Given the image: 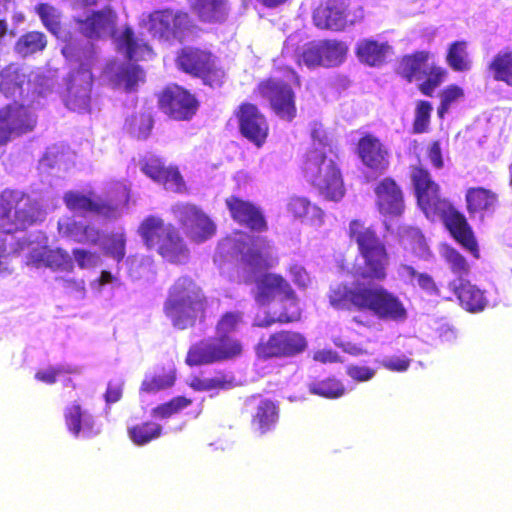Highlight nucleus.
Listing matches in <instances>:
<instances>
[{
	"mask_svg": "<svg viewBox=\"0 0 512 512\" xmlns=\"http://www.w3.org/2000/svg\"><path fill=\"white\" fill-rule=\"evenodd\" d=\"M409 177L416 203L425 216L429 219L440 218L451 236L478 259L480 251L471 226L465 215L441 196V187L431 172L419 162L410 165Z\"/></svg>",
	"mask_w": 512,
	"mask_h": 512,
	"instance_id": "f257e3e1",
	"label": "nucleus"
},
{
	"mask_svg": "<svg viewBox=\"0 0 512 512\" xmlns=\"http://www.w3.org/2000/svg\"><path fill=\"white\" fill-rule=\"evenodd\" d=\"M328 298L330 305L338 310L370 312L383 321L401 322L407 318L403 302L383 286L338 284L330 289Z\"/></svg>",
	"mask_w": 512,
	"mask_h": 512,
	"instance_id": "f03ea898",
	"label": "nucleus"
},
{
	"mask_svg": "<svg viewBox=\"0 0 512 512\" xmlns=\"http://www.w3.org/2000/svg\"><path fill=\"white\" fill-rule=\"evenodd\" d=\"M40 203L28 193L17 189H5L0 193V258L17 253L24 248L25 241L14 238V234L25 232L29 227L44 220Z\"/></svg>",
	"mask_w": 512,
	"mask_h": 512,
	"instance_id": "7ed1b4c3",
	"label": "nucleus"
},
{
	"mask_svg": "<svg viewBox=\"0 0 512 512\" xmlns=\"http://www.w3.org/2000/svg\"><path fill=\"white\" fill-rule=\"evenodd\" d=\"M209 299L203 288L190 276H180L170 286L163 312L178 330L194 328L207 318Z\"/></svg>",
	"mask_w": 512,
	"mask_h": 512,
	"instance_id": "20e7f679",
	"label": "nucleus"
},
{
	"mask_svg": "<svg viewBox=\"0 0 512 512\" xmlns=\"http://www.w3.org/2000/svg\"><path fill=\"white\" fill-rule=\"evenodd\" d=\"M347 236L357 247L363 263L354 268L356 277L369 281H384L390 255L385 241L376 227L360 218L352 219L348 224Z\"/></svg>",
	"mask_w": 512,
	"mask_h": 512,
	"instance_id": "39448f33",
	"label": "nucleus"
},
{
	"mask_svg": "<svg viewBox=\"0 0 512 512\" xmlns=\"http://www.w3.org/2000/svg\"><path fill=\"white\" fill-rule=\"evenodd\" d=\"M312 137L318 139L321 148L309 149L302 161V172L325 199L339 201L345 194L343 175L339 165V157L331 147L320 138V131L314 129Z\"/></svg>",
	"mask_w": 512,
	"mask_h": 512,
	"instance_id": "423d86ee",
	"label": "nucleus"
},
{
	"mask_svg": "<svg viewBox=\"0 0 512 512\" xmlns=\"http://www.w3.org/2000/svg\"><path fill=\"white\" fill-rule=\"evenodd\" d=\"M138 234L149 250L155 251L164 262L185 265L191 258L190 249L179 229L158 216L145 217L138 227Z\"/></svg>",
	"mask_w": 512,
	"mask_h": 512,
	"instance_id": "0eeeda50",
	"label": "nucleus"
},
{
	"mask_svg": "<svg viewBox=\"0 0 512 512\" xmlns=\"http://www.w3.org/2000/svg\"><path fill=\"white\" fill-rule=\"evenodd\" d=\"M285 80L280 77H268L256 86L255 92L269 102L271 110L282 120L291 122L297 114L296 97L291 83L299 86L297 72L288 66L277 67Z\"/></svg>",
	"mask_w": 512,
	"mask_h": 512,
	"instance_id": "6e6552de",
	"label": "nucleus"
},
{
	"mask_svg": "<svg viewBox=\"0 0 512 512\" xmlns=\"http://www.w3.org/2000/svg\"><path fill=\"white\" fill-rule=\"evenodd\" d=\"M175 65L179 71L200 79L203 85L212 89L221 88L226 80L224 68L208 49L184 46L177 51Z\"/></svg>",
	"mask_w": 512,
	"mask_h": 512,
	"instance_id": "1a4fd4ad",
	"label": "nucleus"
},
{
	"mask_svg": "<svg viewBox=\"0 0 512 512\" xmlns=\"http://www.w3.org/2000/svg\"><path fill=\"white\" fill-rule=\"evenodd\" d=\"M126 198L124 191L115 189L108 190L103 195H97L93 191H68L64 194L63 201L72 212L91 213L106 219H115L120 216V208L126 203Z\"/></svg>",
	"mask_w": 512,
	"mask_h": 512,
	"instance_id": "9d476101",
	"label": "nucleus"
},
{
	"mask_svg": "<svg viewBox=\"0 0 512 512\" xmlns=\"http://www.w3.org/2000/svg\"><path fill=\"white\" fill-rule=\"evenodd\" d=\"M244 351L241 340L233 335H216L193 344L186 355L187 365L200 366L237 359Z\"/></svg>",
	"mask_w": 512,
	"mask_h": 512,
	"instance_id": "9b49d317",
	"label": "nucleus"
},
{
	"mask_svg": "<svg viewBox=\"0 0 512 512\" xmlns=\"http://www.w3.org/2000/svg\"><path fill=\"white\" fill-rule=\"evenodd\" d=\"M308 347L306 337L294 330H279L267 339H261L254 347L259 360L292 358L302 354Z\"/></svg>",
	"mask_w": 512,
	"mask_h": 512,
	"instance_id": "f8f14e48",
	"label": "nucleus"
},
{
	"mask_svg": "<svg viewBox=\"0 0 512 512\" xmlns=\"http://www.w3.org/2000/svg\"><path fill=\"white\" fill-rule=\"evenodd\" d=\"M266 238L246 235L235 241L234 250L239 255L238 268L242 271L244 284L252 281L251 274L268 270L273 266Z\"/></svg>",
	"mask_w": 512,
	"mask_h": 512,
	"instance_id": "ddd939ff",
	"label": "nucleus"
},
{
	"mask_svg": "<svg viewBox=\"0 0 512 512\" xmlns=\"http://www.w3.org/2000/svg\"><path fill=\"white\" fill-rule=\"evenodd\" d=\"M193 22L187 12L166 8L155 10L148 15V30L153 37L163 41H182L186 32L191 31Z\"/></svg>",
	"mask_w": 512,
	"mask_h": 512,
	"instance_id": "4468645a",
	"label": "nucleus"
},
{
	"mask_svg": "<svg viewBox=\"0 0 512 512\" xmlns=\"http://www.w3.org/2000/svg\"><path fill=\"white\" fill-rule=\"evenodd\" d=\"M158 108L170 119L189 121L199 109L197 97L178 84H170L157 94Z\"/></svg>",
	"mask_w": 512,
	"mask_h": 512,
	"instance_id": "2eb2a0df",
	"label": "nucleus"
},
{
	"mask_svg": "<svg viewBox=\"0 0 512 512\" xmlns=\"http://www.w3.org/2000/svg\"><path fill=\"white\" fill-rule=\"evenodd\" d=\"M178 224L190 241L200 244L216 233V225L204 211L194 204H180L174 208Z\"/></svg>",
	"mask_w": 512,
	"mask_h": 512,
	"instance_id": "dca6fc26",
	"label": "nucleus"
},
{
	"mask_svg": "<svg viewBox=\"0 0 512 512\" xmlns=\"http://www.w3.org/2000/svg\"><path fill=\"white\" fill-rule=\"evenodd\" d=\"M254 300L261 306L269 305L277 298L298 305V298L290 283L280 274L266 272L255 278Z\"/></svg>",
	"mask_w": 512,
	"mask_h": 512,
	"instance_id": "f3484780",
	"label": "nucleus"
},
{
	"mask_svg": "<svg viewBox=\"0 0 512 512\" xmlns=\"http://www.w3.org/2000/svg\"><path fill=\"white\" fill-rule=\"evenodd\" d=\"M241 135L255 146L262 147L269 135V124L264 114L252 103L243 102L235 111Z\"/></svg>",
	"mask_w": 512,
	"mask_h": 512,
	"instance_id": "a211bd4d",
	"label": "nucleus"
},
{
	"mask_svg": "<svg viewBox=\"0 0 512 512\" xmlns=\"http://www.w3.org/2000/svg\"><path fill=\"white\" fill-rule=\"evenodd\" d=\"M225 205L230 217L238 225L257 233L268 230L266 217L254 202L233 194L225 198Z\"/></svg>",
	"mask_w": 512,
	"mask_h": 512,
	"instance_id": "6ab92c4d",
	"label": "nucleus"
},
{
	"mask_svg": "<svg viewBox=\"0 0 512 512\" xmlns=\"http://www.w3.org/2000/svg\"><path fill=\"white\" fill-rule=\"evenodd\" d=\"M375 207L380 215L401 217L405 211V198L401 186L392 177H384L374 186Z\"/></svg>",
	"mask_w": 512,
	"mask_h": 512,
	"instance_id": "aec40b11",
	"label": "nucleus"
},
{
	"mask_svg": "<svg viewBox=\"0 0 512 512\" xmlns=\"http://www.w3.org/2000/svg\"><path fill=\"white\" fill-rule=\"evenodd\" d=\"M349 5L350 0H322L313 13L314 24L321 29L343 31L356 22L350 18Z\"/></svg>",
	"mask_w": 512,
	"mask_h": 512,
	"instance_id": "412c9836",
	"label": "nucleus"
},
{
	"mask_svg": "<svg viewBox=\"0 0 512 512\" xmlns=\"http://www.w3.org/2000/svg\"><path fill=\"white\" fill-rule=\"evenodd\" d=\"M141 171L153 181L162 184L166 189L180 193L186 189L185 181L177 166H166L164 161L155 155L140 159Z\"/></svg>",
	"mask_w": 512,
	"mask_h": 512,
	"instance_id": "4be33fe9",
	"label": "nucleus"
},
{
	"mask_svg": "<svg viewBox=\"0 0 512 512\" xmlns=\"http://www.w3.org/2000/svg\"><path fill=\"white\" fill-rule=\"evenodd\" d=\"M248 400L256 402L250 418L252 431L259 436L273 432L280 419L279 402L258 394L252 395Z\"/></svg>",
	"mask_w": 512,
	"mask_h": 512,
	"instance_id": "5701e85b",
	"label": "nucleus"
},
{
	"mask_svg": "<svg viewBox=\"0 0 512 512\" xmlns=\"http://www.w3.org/2000/svg\"><path fill=\"white\" fill-rule=\"evenodd\" d=\"M356 152L364 166L382 174L389 167V151L382 141L371 133L359 138Z\"/></svg>",
	"mask_w": 512,
	"mask_h": 512,
	"instance_id": "b1692460",
	"label": "nucleus"
},
{
	"mask_svg": "<svg viewBox=\"0 0 512 512\" xmlns=\"http://www.w3.org/2000/svg\"><path fill=\"white\" fill-rule=\"evenodd\" d=\"M75 21L82 35L89 39H100L115 32L117 13L112 7L105 6Z\"/></svg>",
	"mask_w": 512,
	"mask_h": 512,
	"instance_id": "393cba45",
	"label": "nucleus"
},
{
	"mask_svg": "<svg viewBox=\"0 0 512 512\" xmlns=\"http://www.w3.org/2000/svg\"><path fill=\"white\" fill-rule=\"evenodd\" d=\"M92 78L84 71H76L67 78L65 105L73 111H88L91 102Z\"/></svg>",
	"mask_w": 512,
	"mask_h": 512,
	"instance_id": "a878e982",
	"label": "nucleus"
},
{
	"mask_svg": "<svg viewBox=\"0 0 512 512\" xmlns=\"http://www.w3.org/2000/svg\"><path fill=\"white\" fill-rule=\"evenodd\" d=\"M466 209L470 218L483 221L491 216L498 206V195L484 187H470L465 192Z\"/></svg>",
	"mask_w": 512,
	"mask_h": 512,
	"instance_id": "bb28decb",
	"label": "nucleus"
},
{
	"mask_svg": "<svg viewBox=\"0 0 512 512\" xmlns=\"http://www.w3.org/2000/svg\"><path fill=\"white\" fill-rule=\"evenodd\" d=\"M448 287L455 294L460 306L467 312H482L488 304L484 291L467 279H454L449 282Z\"/></svg>",
	"mask_w": 512,
	"mask_h": 512,
	"instance_id": "cd10ccee",
	"label": "nucleus"
},
{
	"mask_svg": "<svg viewBox=\"0 0 512 512\" xmlns=\"http://www.w3.org/2000/svg\"><path fill=\"white\" fill-rule=\"evenodd\" d=\"M15 137L32 132L37 126V115L31 107L13 102L2 107Z\"/></svg>",
	"mask_w": 512,
	"mask_h": 512,
	"instance_id": "c85d7f7f",
	"label": "nucleus"
},
{
	"mask_svg": "<svg viewBox=\"0 0 512 512\" xmlns=\"http://www.w3.org/2000/svg\"><path fill=\"white\" fill-rule=\"evenodd\" d=\"M391 53L392 47L387 41L372 38H363L355 46V54L358 60L370 67L382 66Z\"/></svg>",
	"mask_w": 512,
	"mask_h": 512,
	"instance_id": "c756f323",
	"label": "nucleus"
},
{
	"mask_svg": "<svg viewBox=\"0 0 512 512\" xmlns=\"http://www.w3.org/2000/svg\"><path fill=\"white\" fill-rule=\"evenodd\" d=\"M192 10L204 23H223L230 14L228 0H195Z\"/></svg>",
	"mask_w": 512,
	"mask_h": 512,
	"instance_id": "7c9ffc66",
	"label": "nucleus"
},
{
	"mask_svg": "<svg viewBox=\"0 0 512 512\" xmlns=\"http://www.w3.org/2000/svg\"><path fill=\"white\" fill-rule=\"evenodd\" d=\"M26 74L18 63H9L0 71V92L6 98L20 94L26 81Z\"/></svg>",
	"mask_w": 512,
	"mask_h": 512,
	"instance_id": "2f4dec72",
	"label": "nucleus"
},
{
	"mask_svg": "<svg viewBox=\"0 0 512 512\" xmlns=\"http://www.w3.org/2000/svg\"><path fill=\"white\" fill-rule=\"evenodd\" d=\"M429 58L430 53L424 50L402 56L398 68L399 75L409 83L415 79H421Z\"/></svg>",
	"mask_w": 512,
	"mask_h": 512,
	"instance_id": "473e14b6",
	"label": "nucleus"
},
{
	"mask_svg": "<svg viewBox=\"0 0 512 512\" xmlns=\"http://www.w3.org/2000/svg\"><path fill=\"white\" fill-rule=\"evenodd\" d=\"M154 127V118L150 111L133 113L125 119L124 129L137 140L147 139Z\"/></svg>",
	"mask_w": 512,
	"mask_h": 512,
	"instance_id": "72a5a7b5",
	"label": "nucleus"
},
{
	"mask_svg": "<svg viewBox=\"0 0 512 512\" xmlns=\"http://www.w3.org/2000/svg\"><path fill=\"white\" fill-rule=\"evenodd\" d=\"M163 427L155 421H145L129 426L127 435L131 442L137 446H144L162 436Z\"/></svg>",
	"mask_w": 512,
	"mask_h": 512,
	"instance_id": "f704fd0d",
	"label": "nucleus"
},
{
	"mask_svg": "<svg viewBox=\"0 0 512 512\" xmlns=\"http://www.w3.org/2000/svg\"><path fill=\"white\" fill-rule=\"evenodd\" d=\"M446 63L455 72H467L472 67L468 52V42L457 40L448 45Z\"/></svg>",
	"mask_w": 512,
	"mask_h": 512,
	"instance_id": "c9c22d12",
	"label": "nucleus"
},
{
	"mask_svg": "<svg viewBox=\"0 0 512 512\" xmlns=\"http://www.w3.org/2000/svg\"><path fill=\"white\" fill-rule=\"evenodd\" d=\"M115 86L123 88L126 93L136 92L138 85L145 82L143 69L136 64L122 66L115 75Z\"/></svg>",
	"mask_w": 512,
	"mask_h": 512,
	"instance_id": "e433bc0d",
	"label": "nucleus"
},
{
	"mask_svg": "<svg viewBox=\"0 0 512 512\" xmlns=\"http://www.w3.org/2000/svg\"><path fill=\"white\" fill-rule=\"evenodd\" d=\"M488 71L495 81L512 86V50L499 51L488 64Z\"/></svg>",
	"mask_w": 512,
	"mask_h": 512,
	"instance_id": "4c0bfd02",
	"label": "nucleus"
},
{
	"mask_svg": "<svg viewBox=\"0 0 512 512\" xmlns=\"http://www.w3.org/2000/svg\"><path fill=\"white\" fill-rule=\"evenodd\" d=\"M47 46V37L40 31H29L15 42L14 50L21 57H28L43 51Z\"/></svg>",
	"mask_w": 512,
	"mask_h": 512,
	"instance_id": "58836bf2",
	"label": "nucleus"
},
{
	"mask_svg": "<svg viewBox=\"0 0 512 512\" xmlns=\"http://www.w3.org/2000/svg\"><path fill=\"white\" fill-rule=\"evenodd\" d=\"M321 66L330 68L340 65L346 57L347 47L341 41L321 40Z\"/></svg>",
	"mask_w": 512,
	"mask_h": 512,
	"instance_id": "ea45409f",
	"label": "nucleus"
},
{
	"mask_svg": "<svg viewBox=\"0 0 512 512\" xmlns=\"http://www.w3.org/2000/svg\"><path fill=\"white\" fill-rule=\"evenodd\" d=\"M309 392L327 399H338L345 395L346 388L336 377H327L309 384Z\"/></svg>",
	"mask_w": 512,
	"mask_h": 512,
	"instance_id": "a19ab883",
	"label": "nucleus"
},
{
	"mask_svg": "<svg viewBox=\"0 0 512 512\" xmlns=\"http://www.w3.org/2000/svg\"><path fill=\"white\" fill-rule=\"evenodd\" d=\"M119 46L125 51L128 60H138L148 50V45L140 42L130 27H125L119 40Z\"/></svg>",
	"mask_w": 512,
	"mask_h": 512,
	"instance_id": "79ce46f5",
	"label": "nucleus"
},
{
	"mask_svg": "<svg viewBox=\"0 0 512 512\" xmlns=\"http://www.w3.org/2000/svg\"><path fill=\"white\" fill-rule=\"evenodd\" d=\"M176 381L174 370L147 376L141 383L140 391L144 393H156L161 390L171 388Z\"/></svg>",
	"mask_w": 512,
	"mask_h": 512,
	"instance_id": "37998d69",
	"label": "nucleus"
},
{
	"mask_svg": "<svg viewBox=\"0 0 512 512\" xmlns=\"http://www.w3.org/2000/svg\"><path fill=\"white\" fill-rule=\"evenodd\" d=\"M35 11L45 28L53 35L59 36L62 31L60 12L48 3H39Z\"/></svg>",
	"mask_w": 512,
	"mask_h": 512,
	"instance_id": "c03bdc74",
	"label": "nucleus"
},
{
	"mask_svg": "<svg viewBox=\"0 0 512 512\" xmlns=\"http://www.w3.org/2000/svg\"><path fill=\"white\" fill-rule=\"evenodd\" d=\"M301 309L298 305L284 307L277 316L267 315L259 320L255 325L260 328H269L275 324H291L300 321Z\"/></svg>",
	"mask_w": 512,
	"mask_h": 512,
	"instance_id": "a18cd8bd",
	"label": "nucleus"
},
{
	"mask_svg": "<svg viewBox=\"0 0 512 512\" xmlns=\"http://www.w3.org/2000/svg\"><path fill=\"white\" fill-rule=\"evenodd\" d=\"M442 256L450 271L457 277L456 279H465L469 275L470 265L458 250L453 247H446Z\"/></svg>",
	"mask_w": 512,
	"mask_h": 512,
	"instance_id": "49530a36",
	"label": "nucleus"
},
{
	"mask_svg": "<svg viewBox=\"0 0 512 512\" xmlns=\"http://www.w3.org/2000/svg\"><path fill=\"white\" fill-rule=\"evenodd\" d=\"M193 403L192 398L186 396H176L169 401L159 404L152 409V415L157 418L167 419L180 413Z\"/></svg>",
	"mask_w": 512,
	"mask_h": 512,
	"instance_id": "de8ad7c7",
	"label": "nucleus"
},
{
	"mask_svg": "<svg viewBox=\"0 0 512 512\" xmlns=\"http://www.w3.org/2000/svg\"><path fill=\"white\" fill-rule=\"evenodd\" d=\"M423 76H426V80L419 84V91L425 96H433L434 90L441 85L444 79L447 76V71L437 65H431L425 72H423Z\"/></svg>",
	"mask_w": 512,
	"mask_h": 512,
	"instance_id": "09e8293b",
	"label": "nucleus"
},
{
	"mask_svg": "<svg viewBox=\"0 0 512 512\" xmlns=\"http://www.w3.org/2000/svg\"><path fill=\"white\" fill-rule=\"evenodd\" d=\"M243 321V315L240 311L224 312L218 319L215 326L216 335H232L236 332Z\"/></svg>",
	"mask_w": 512,
	"mask_h": 512,
	"instance_id": "8fccbe9b",
	"label": "nucleus"
},
{
	"mask_svg": "<svg viewBox=\"0 0 512 512\" xmlns=\"http://www.w3.org/2000/svg\"><path fill=\"white\" fill-rule=\"evenodd\" d=\"M433 110L432 104L426 100L416 102L415 115L413 120V132L421 134L428 130Z\"/></svg>",
	"mask_w": 512,
	"mask_h": 512,
	"instance_id": "3c124183",
	"label": "nucleus"
},
{
	"mask_svg": "<svg viewBox=\"0 0 512 512\" xmlns=\"http://www.w3.org/2000/svg\"><path fill=\"white\" fill-rule=\"evenodd\" d=\"M463 97L464 91L458 85L450 84L445 87L440 93L441 102L437 110L438 116L443 118L451 106Z\"/></svg>",
	"mask_w": 512,
	"mask_h": 512,
	"instance_id": "603ef678",
	"label": "nucleus"
},
{
	"mask_svg": "<svg viewBox=\"0 0 512 512\" xmlns=\"http://www.w3.org/2000/svg\"><path fill=\"white\" fill-rule=\"evenodd\" d=\"M84 413L79 404L73 403L64 410V421L69 432L78 437L82 429Z\"/></svg>",
	"mask_w": 512,
	"mask_h": 512,
	"instance_id": "864d4df0",
	"label": "nucleus"
},
{
	"mask_svg": "<svg viewBox=\"0 0 512 512\" xmlns=\"http://www.w3.org/2000/svg\"><path fill=\"white\" fill-rule=\"evenodd\" d=\"M104 252L118 263L121 262L126 255L125 235L123 233L109 235L107 238V244L104 247Z\"/></svg>",
	"mask_w": 512,
	"mask_h": 512,
	"instance_id": "5fc2aeb1",
	"label": "nucleus"
},
{
	"mask_svg": "<svg viewBox=\"0 0 512 512\" xmlns=\"http://www.w3.org/2000/svg\"><path fill=\"white\" fill-rule=\"evenodd\" d=\"M321 48L320 41H311L303 46L299 54L298 63H303L308 68L321 66Z\"/></svg>",
	"mask_w": 512,
	"mask_h": 512,
	"instance_id": "6e6d98bb",
	"label": "nucleus"
},
{
	"mask_svg": "<svg viewBox=\"0 0 512 512\" xmlns=\"http://www.w3.org/2000/svg\"><path fill=\"white\" fill-rule=\"evenodd\" d=\"M346 374L355 382H368L376 375V370L372 367L350 364L346 367Z\"/></svg>",
	"mask_w": 512,
	"mask_h": 512,
	"instance_id": "4d7b16f0",
	"label": "nucleus"
},
{
	"mask_svg": "<svg viewBox=\"0 0 512 512\" xmlns=\"http://www.w3.org/2000/svg\"><path fill=\"white\" fill-rule=\"evenodd\" d=\"M89 229V225L83 224L82 222L71 221L60 227V230L67 236L78 243H86V238L83 236V232Z\"/></svg>",
	"mask_w": 512,
	"mask_h": 512,
	"instance_id": "13d9d810",
	"label": "nucleus"
},
{
	"mask_svg": "<svg viewBox=\"0 0 512 512\" xmlns=\"http://www.w3.org/2000/svg\"><path fill=\"white\" fill-rule=\"evenodd\" d=\"M310 203L306 198L293 197L287 204V211L295 218L305 217L309 212Z\"/></svg>",
	"mask_w": 512,
	"mask_h": 512,
	"instance_id": "bf43d9fd",
	"label": "nucleus"
},
{
	"mask_svg": "<svg viewBox=\"0 0 512 512\" xmlns=\"http://www.w3.org/2000/svg\"><path fill=\"white\" fill-rule=\"evenodd\" d=\"M426 156L435 169L440 170L444 167V159L440 141L435 140L430 143L426 149Z\"/></svg>",
	"mask_w": 512,
	"mask_h": 512,
	"instance_id": "052dcab7",
	"label": "nucleus"
},
{
	"mask_svg": "<svg viewBox=\"0 0 512 512\" xmlns=\"http://www.w3.org/2000/svg\"><path fill=\"white\" fill-rule=\"evenodd\" d=\"M72 254L78 266L82 269L95 266L98 260L96 253L80 248L73 249Z\"/></svg>",
	"mask_w": 512,
	"mask_h": 512,
	"instance_id": "680f3d73",
	"label": "nucleus"
},
{
	"mask_svg": "<svg viewBox=\"0 0 512 512\" xmlns=\"http://www.w3.org/2000/svg\"><path fill=\"white\" fill-rule=\"evenodd\" d=\"M411 364V360L407 357H391L381 361L382 367L393 372H404Z\"/></svg>",
	"mask_w": 512,
	"mask_h": 512,
	"instance_id": "e2e57ef3",
	"label": "nucleus"
},
{
	"mask_svg": "<svg viewBox=\"0 0 512 512\" xmlns=\"http://www.w3.org/2000/svg\"><path fill=\"white\" fill-rule=\"evenodd\" d=\"M123 382L109 381L107 389L104 394V399L107 403L112 404L118 402L122 398Z\"/></svg>",
	"mask_w": 512,
	"mask_h": 512,
	"instance_id": "0e129e2a",
	"label": "nucleus"
},
{
	"mask_svg": "<svg viewBox=\"0 0 512 512\" xmlns=\"http://www.w3.org/2000/svg\"><path fill=\"white\" fill-rule=\"evenodd\" d=\"M62 373H64V370L60 367H49L45 370L37 371L35 379L51 385L57 381V377Z\"/></svg>",
	"mask_w": 512,
	"mask_h": 512,
	"instance_id": "69168bd1",
	"label": "nucleus"
},
{
	"mask_svg": "<svg viewBox=\"0 0 512 512\" xmlns=\"http://www.w3.org/2000/svg\"><path fill=\"white\" fill-rule=\"evenodd\" d=\"M418 286L431 295H438L439 288L437 287L433 277L427 273H420L417 275Z\"/></svg>",
	"mask_w": 512,
	"mask_h": 512,
	"instance_id": "338daca9",
	"label": "nucleus"
},
{
	"mask_svg": "<svg viewBox=\"0 0 512 512\" xmlns=\"http://www.w3.org/2000/svg\"><path fill=\"white\" fill-rule=\"evenodd\" d=\"M13 131L5 117L2 108H0V146L6 145L14 138Z\"/></svg>",
	"mask_w": 512,
	"mask_h": 512,
	"instance_id": "774afa93",
	"label": "nucleus"
}]
</instances>
